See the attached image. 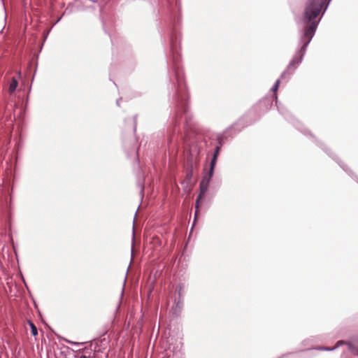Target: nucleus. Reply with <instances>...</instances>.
<instances>
[{"instance_id":"22","label":"nucleus","mask_w":358,"mask_h":358,"mask_svg":"<svg viewBox=\"0 0 358 358\" xmlns=\"http://www.w3.org/2000/svg\"><path fill=\"white\" fill-rule=\"evenodd\" d=\"M60 19H61V18L58 19V20L55 22V24H56L57 22H58L59 21H60Z\"/></svg>"},{"instance_id":"2","label":"nucleus","mask_w":358,"mask_h":358,"mask_svg":"<svg viewBox=\"0 0 358 358\" xmlns=\"http://www.w3.org/2000/svg\"><path fill=\"white\" fill-rule=\"evenodd\" d=\"M330 1L331 0H307L303 16L305 26L299 42L301 48L287 67H294L301 62L306 49L314 36L321 19V17L318 20L316 18L320 13H322V16L324 14Z\"/></svg>"},{"instance_id":"15","label":"nucleus","mask_w":358,"mask_h":358,"mask_svg":"<svg viewBox=\"0 0 358 358\" xmlns=\"http://www.w3.org/2000/svg\"><path fill=\"white\" fill-rule=\"evenodd\" d=\"M64 341L68 343H69V344L76 345V346H80V345H83L84 344V343L74 342V341H70L69 339H66V338L64 339Z\"/></svg>"},{"instance_id":"20","label":"nucleus","mask_w":358,"mask_h":358,"mask_svg":"<svg viewBox=\"0 0 358 358\" xmlns=\"http://www.w3.org/2000/svg\"><path fill=\"white\" fill-rule=\"evenodd\" d=\"M80 358H89V357H87V356H85V355H82Z\"/></svg>"},{"instance_id":"16","label":"nucleus","mask_w":358,"mask_h":358,"mask_svg":"<svg viewBox=\"0 0 358 358\" xmlns=\"http://www.w3.org/2000/svg\"><path fill=\"white\" fill-rule=\"evenodd\" d=\"M133 118H134V131H135L136 129L137 115H135Z\"/></svg>"},{"instance_id":"17","label":"nucleus","mask_w":358,"mask_h":358,"mask_svg":"<svg viewBox=\"0 0 358 358\" xmlns=\"http://www.w3.org/2000/svg\"><path fill=\"white\" fill-rule=\"evenodd\" d=\"M339 164V165L341 166V167L346 172H348V169H347V167H345V166H344L343 164H341L339 162H338Z\"/></svg>"},{"instance_id":"10","label":"nucleus","mask_w":358,"mask_h":358,"mask_svg":"<svg viewBox=\"0 0 358 358\" xmlns=\"http://www.w3.org/2000/svg\"><path fill=\"white\" fill-rule=\"evenodd\" d=\"M168 1H169V3L170 6L171 7L173 12L180 10V0H175L174 3L172 1V0H168Z\"/></svg>"},{"instance_id":"19","label":"nucleus","mask_w":358,"mask_h":358,"mask_svg":"<svg viewBox=\"0 0 358 358\" xmlns=\"http://www.w3.org/2000/svg\"><path fill=\"white\" fill-rule=\"evenodd\" d=\"M121 99H122V98H120V99H118L116 101V104H117V106H120V100H121Z\"/></svg>"},{"instance_id":"12","label":"nucleus","mask_w":358,"mask_h":358,"mask_svg":"<svg viewBox=\"0 0 358 358\" xmlns=\"http://www.w3.org/2000/svg\"><path fill=\"white\" fill-rule=\"evenodd\" d=\"M29 324L31 328L32 336H37L38 335V329H37L36 327L35 326V324L31 321H29Z\"/></svg>"},{"instance_id":"11","label":"nucleus","mask_w":358,"mask_h":358,"mask_svg":"<svg viewBox=\"0 0 358 358\" xmlns=\"http://www.w3.org/2000/svg\"><path fill=\"white\" fill-rule=\"evenodd\" d=\"M17 85H18V82H17V79L15 78H13L12 80L10 83V85H9L10 94H12L15 91Z\"/></svg>"},{"instance_id":"1","label":"nucleus","mask_w":358,"mask_h":358,"mask_svg":"<svg viewBox=\"0 0 358 358\" xmlns=\"http://www.w3.org/2000/svg\"><path fill=\"white\" fill-rule=\"evenodd\" d=\"M169 80L171 83V96L174 104L175 110L170 122L171 128L168 129L169 142L173 141V137L176 134V127L180 121L184 119V136L180 135L181 140L188 142L191 135L188 130L191 128L192 115L188 108V91L185 80V74L182 69H170L169 71ZM178 131L177 130V132Z\"/></svg>"},{"instance_id":"3","label":"nucleus","mask_w":358,"mask_h":358,"mask_svg":"<svg viewBox=\"0 0 358 358\" xmlns=\"http://www.w3.org/2000/svg\"><path fill=\"white\" fill-rule=\"evenodd\" d=\"M345 344L348 345V350L355 356H358V341L355 343L352 342H346L343 341H339L336 343V345L331 347H317V348H308L306 350H303L299 353L289 354V355L282 358H308L310 357L308 351L310 350H317L324 351H333L341 345Z\"/></svg>"},{"instance_id":"5","label":"nucleus","mask_w":358,"mask_h":358,"mask_svg":"<svg viewBox=\"0 0 358 358\" xmlns=\"http://www.w3.org/2000/svg\"><path fill=\"white\" fill-rule=\"evenodd\" d=\"M181 36L180 33L173 31L170 38V50L173 55V59L177 62L180 59V43Z\"/></svg>"},{"instance_id":"9","label":"nucleus","mask_w":358,"mask_h":358,"mask_svg":"<svg viewBox=\"0 0 358 358\" xmlns=\"http://www.w3.org/2000/svg\"><path fill=\"white\" fill-rule=\"evenodd\" d=\"M220 150H221V148L219 147H217V146H215V148H214V151L213 153V157H212V159L210 160V163L209 170L210 171V172L214 171Z\"/></svg>"},{"instance_id":"7","label":"nucleus","mask_w":358,"mask_h":358,"mask_svg":"<svg viewBox=\"0 0 358 358\" xmlns=\"http://www.w3.org/2000/svg\"><path fill=\"white\" fill-rule=\"evenodd\" d=\"M280 83V79L276 80L275 84L271 88V92H273L272 96L270 98V100H268V103L270 105L272 104V102L275 101V105L277 106V108L278 111L283 115H285V114L287 113V109L281 104H278V96H277V91L278 90L279 85Z\"/></svg>"},{"instance_id":"4","label":"nucleus","mask_w":358,"mask_h":358,"mask_svg":"<svg viewBox=\"0 0 358 358\" xmlns=\"http://www.w3.org/2000/svg\"><path fill=\"white\" fill-rule=\"evenodd\" d=\"M184 296L185 285L182 283H180L176 287L173 295L174 303L170 311L172 315L175 317H179L183 309Z\"/></svg>"},{"instance_id":"18","label":"nucleus","mask_w":358,"mask_h":358,"mask_svg":"<svg viewBox=\"0 0 358 358\" xmlns=\"http://www.w3.org/2000/svg\"><path fill=\"white\" fill-rule=\"evenodd\" d=\"M50 29H49L46 33H44V41L47 38V37L50 33Z\"/></svg>"},{"instance_id":"6","label":"nucleus","mask_w":358,"mask_h":358,"mask_svg":"<svg viewBox=\"0 0 358 358\" xmlns=\"http://www.w3.org/2000/svg\"><path fill=\"white\" fill-rule=\"evenodd\" d=\"M236 124L231 126L230 127L225 129L223 132L217 134L216 136L217 147L222 148L224 144L225 141L228 140L229 137H232L233 134H236L241 131V129H236Z\"/></svg>"},{"instance_id":"13","label":"nucleus","mask_w":358,"mask_h":358,"mask_svg":"<svg viewBox=\"0 0 358 358\" xmlns=\"http://www.w3.org/2000/svg\"><path fill=\"white\" fill-rule=\"evenodd\" d=\"M203 199H199V196H197L196 202H195V217H194V220L196 218V215H197V213H198L199 209L200 202Z\"/></svg>"},{"instance_id":"14","label":"nucleus","mask_w":358,"mask_h":358,"mask_svg":"<svg viewBox=\"0 0 358 358\" xmlns=\"http://www.w3.org/2000/svg\"><path fill=\"white\" fill-rule=\"evenodd\" d=\"M292 73V72H291L289 71V69H287L285 71H283L281 74V76H280V78L281 79H283L284 78H285L287 76H289Z\"/></svg>"},{"instance_id":"21","label":"nucleus","mask_w":358,"mask_h":358,"mask_svg":"<svg viewBox=\"0 0 358 358\" xmlns=\"http://www.w3.org/2000/svg\"><path fill=\"white\" fill-rule=\"evenodd\" d=\"M134 236H135V234H134V231L133 230V241H134Z\"/></svg>"},{"instance_id":"8","label":"nucleus","mask_w":358,"mask_h":358,"mask_svg":"<svg viewBox=\"0 0 358 358\" xmlns=\"http://www.w3.org/2000/svg\"><path fill=\"white\" fill-rule=\"evenodd\" d=\"M214 171L210 172L208 171V173L206 176H205L200 182L199 184V199H203L205 196V194L208 189V186L213 176Z\"/></svg>"},{"instance_id":"23","label":"nucleus","mask_w":358,"mask_h":358,"mask_svg":"<svg viewBox=\"0 0 358 358\" xmlns=\"http://www.w3.org/2000/svg\"><path fill=\"white\" fill-rule=\"evenodd\" d=\"M18 75H19V76L20 77V76H21V73H20V72H19V73H18Z\"/></svg>"}]
</instances>
